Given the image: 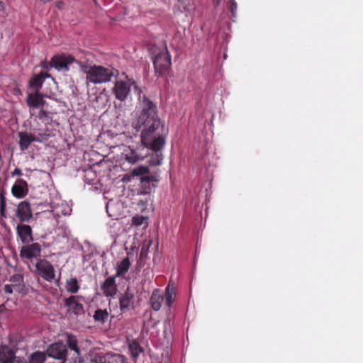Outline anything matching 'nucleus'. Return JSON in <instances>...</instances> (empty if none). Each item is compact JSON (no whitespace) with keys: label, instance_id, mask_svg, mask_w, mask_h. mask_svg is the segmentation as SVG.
Wrapping results in <instances>:
<instances>
[{"label":"nucleus","instance_id":"30","mask_svg":"<svg viewBox=\"0 0 363 363\" xmlns=\"http://www.w3.org/2000/svg\"><path fill=\"white\" fill-rule=\"evenodd\" d=\"M108 363H125L126 358L122 354H106Z\"/></svg>","mask_w":363,"mask_h":363},{"label":"nucleus","instance_id":"6","mask_svg":"<svg viewBox=\"0 0 363 363\" xmlns=\"http://www.w3.org/2000/svg\"><path fill=\"white\" fill-rule=\"evenodd\" d=\"M35 268L38 274L45 280L52 281L55 279L54 267L45 259H39Z\"/></svg>","mask_w":363,"mask_h":363},{"label":"nucleus","instance_id":"5","mask_svg":"<svg viewBox=\"0 0 363 363\" xmlns=\"http://www.w3.org/2000/svg\"><path fill=\"white\" fill-rule=\"evenodd\" d=\"M48 357L65 363L67 355V345L62 342H56L50 345L46 350Z\"/></svg>","mask_w":363,"mask_h":363},{"label":"nucleus","instance_id":"40","mask_svg":"<svg viewBox=\"0 0 363 363\" xmlns=\"http://www.w3.org/2000/svg\"><path fill=\"white\" fill-rule=\"evenodd\" d=\"M92 176L95 177V174L92 170L89 169L85 171V178L86 179H88L89 177H91Z\"/></svg>","mask_w":363,"mask_h":363},{"label":"nucleus","instance_id":"35","mask_svg":"<svg viewBox=\"0 0 363 363\" xmlns=\"http://www.w3.org/2000/svg\"><path fill=\"white\" fill-rule=\"evenodd\" d=\"M93 362L94 363H108L106 354L96 356Z\"/></svg>","mask_w":363,"mask_h":363},{"label":"nucleus","instance_id":"4","mask_svg":"<svg viewBox=\"0 0 363 363\" xmlns=\"http://www.w3.org/2000/svg\"><path fill=\"white\" fill-rule=\"evenodd\" d=\"M131 86L138 90V86L133 79H128L127 82L118 80L115 82L113 92L117 99L123 101L126 99Z\"/></svg>","mask_w":363,"mask_h":363},{"label":"nucleus","instance_id":"34","mask_svg":"<svg viewBox=\"0 0 363 363\" xmlns=\"http://www.w3.org/2000/svg\"><path fill=\"white\" fill-rule=\"evenodd\" d=\"M39 111L38 113L35 114V116L40 120H43L45 118H48V113L45 110H44V107L39 108Z\"/></svg>","mask_w":363,"mask_h":363},{"label":"nucleus","instance_id":"15","mask_svg":"<svg viewBox=\"0 0 363 363\" xmlns=\"http://www.w3.org/2000/svg\"><path fill=\"white\" fill-rule=\"evenodd\" d=\"M46 101L43 99V94L40 91H35L33 94H28L26 99V104L30 108H39L44 107Z\"/></svg>","mask_w":363,"mask_h":363},{"label":"nucleus","instance_id":"10","mask_svg":"<svg viewBox=\"0 0 363 363\" xmlns=\"http://www.w3.org/2000/svg\"><path fill=\"white\" fill-rule=\"evenodd\" d=\"M16 216L22 223L28 222L33 216L30 203L27 201L20 202L16 208Z\"/></svg>","mask_w":363,"mask_h":363},{"label":"nucleus","instance_id":"46","mask_svg":"<svg viewBox=\"0 0 363 363\" xmlns=\"http://www.w3.org/2000/svg\"><path fill=\"white\" fill-rule=\"evenodd\" d=\"M140 93H141V91H140V90H139L138 94L139 95H140Z\"/></svg>","mask_w":363,"mask_h":363},{"label":"nucleus","instance_id":"14","mask_svg":"<svg viewBox=\"0 0 363 363\" xmlns=\"http://www.w3.org/2000/svg\"><path fill=\"white\" fill-rule=\"evenodd\" d=\"M120 309L123 313H125L134 306V294L130 291L129 288L121 294L119 298Z\"/></svg>","mask_w":363,"mask_h":363},{"label":"nucleus","instance_id":"44","mask_svg":"<svg viewBox=\"0 0 363 363\" xmlns=\"http://www.w3.org/2000/svg\"><path fill=\"white\" fill-rule=\"evenodd\" d=\"M6 311V307L4 304L0 305V314Z\"/></svg>","mask_w":363,"mask_h":363},{"label":"nucleus","instance_id":"27","mask_svg":"<svg viewBox=\"0 0 363 363\" xmlns=\"http://www.w3.org/2000/svg\"><path fill=\"white\" fill-rule=\"evenodd\" d=\"M175 292L174 289H170L169 285L166 288L164 299L165 305L169 308L174 301Z\"/></svg>","mask_w":363,"mask_h":363},{"label":"nucleus","instance_id":"28","mask_svg":"<svg viewBox=\"0 0 363 363\" xmlns=\"http://www.w3.org/2000/svg\"><path fill=\"white\" fill-rule=\"evenodd\" d=\"M46 359L45 354L43 352L37 351L31 354L29 358L30 363H44Z\"/></svg>","mask_w":363,"mask_h":363},{"label":"nucleus","instance_id":"32","mask_svg":"<svg viewBox=\"0 0 363 363\" xmlns=\"http://www.w3.org/2000/svg\"><path fill=\"white\" fill-rule=\"evenodd\" d=\"M9 281L13 283L14 286L20 285L23 281V277L20 274H16L10 277Z\"/></svg>","mask_w":363,"mask_h":363},{"label":"nucleus","instance_id":"23","mask_svg":"<svg viewBox=\"0 0 363 363\" xmlns=\"http://www.w3.org/2000/svg\"><path fill=\"white\" fill-rule=\"evenodd\" d=\"M66 343L68 347L76 352V354L79 356L80 355V350L78 346V340L77 337L71 333L66 334Z\"/></svg>","mask_w":363,"mask_h":363},{"label":"nucleus","instance_id":"31","mask_svg":"<svg viewBox=\"0 0 363 363\" xmlns=\"http://www.w3.org/2000/svg\"><path fill=\"white\" fill-rule=\"evenodd\" d=\"M216 4H219L220 0H216ZM224 1L226 4L227 8L230 10L231 13V18H235L236 16V11L238 9L237 3L235 0H224Z\"/></svg>","mask_w":363,"mask_h":363},{"label":"nucleus","instance_id":"16","mask_svg":"<svg viewBox=\"0 0 363 363\" xmlns=\"http://www.w3.org/2000/svg\"><path fill=\"white\" fill-rule=\"evenodd\" d=\"M13 196L18 199L24 198L28 193V183L23 179H19L11 188Z\"/></svg>","mask_w":363,"mask_h":363},{"label":"nucleus","instance_id":"29","mask_svg":"<svg viewBox=\"0 0 363 363\" xmlns=\"http://www.w3.org/2000/svg\"><path fill=\"white\" fill-rule=\"evenodd\" d=\"M140 194L143 196V198H140L138 200L137 204L142 211H144L147 208L149 201H151V196L150 194H145L140 192Z\"/></svg>","mask_w":363,"mask_h":363},{"label":"nucleus","instance_id":"45","mask_svg":"<svg viewBox=\"0 0 363 363\" xmlns=\"http://www.w3.org/2000/svg\"><path fill=\"white\" fill-rule=\"evenodd\" d=\"M19 363H30V362H28L27 360L24 357H22V362L20 361Z\"/></svg>","mask_w":363,"mask_h":363},{"label":"nucleus","instance_id":"22","mask_svg":"<svg viewBox=\"0 0 363 363\" xmlns=\"http://www.w3.org/2000/svg\"><path fill=\"white\" fill-rule=\"evenodd\" d=\"M130 267V262L128 257L123 258L116 265V277H123L126 274Z\"/></svg>","mask_w":363,"mask_h":363},{"label":"nucleus","instance_id":"17","mask_svg":"<svg viewBox=\"0 0 363 363\" xmlns=\"http://www.w3.org/2000/svg\"><path fill=\"white\" fill-rule=\"evenodd\" d=\"M50 77V74L43 71L33 75L29 80V88L34 89L35 91H40L45 80Z\"/></svg>","mask_w":363,"mask_h":363},{"label":"nucleus","instance_id":"12","mask_svg":"<svg viewBox=\"0 0 363 363\" xmlns=\"http://www.w3.org/2000/svg\"><path fill=\"white\" fill-rule=\"evenodd\" d=\"M79 296H71L65 300V306L68 308V311L78 315L84 313V306L79 303Z\"/></svg>","mask_w":363,"mask_h":363},{"label":"nucleus","instance_id":"20","mask_svg":"<svg viewBox=\"0 0 363 363\" xmlns=\"http://www.w3.org/2000/svg\"><path fill=\"white\" fill-rule=\"evenodd\" d=\"M18 137L19 147L22 151L27 150L31 143L39 140L35 136L27 132H19Z\"/></svg>","mask_w":363,"mask_h":363},{"label":"nucleus","instance_id":"36","mask_svg":"<svg viewBox=\"0 0 363 363\" xmlns=\"http://www.w3.org/2000/svg\"><path fill=\"white\" fill-rule=\"evenodd\" d=\"M4 194V191L1 190L0 192V206H6V201Z\"/></svg>","mask_w":363,"mask_h":363},{"label":"nucleus","instance_id":"18","mask_svg":"<svg viewBox=\"0 0 363 363\" xmlns=\"http://www.w3.org/2000/svg\"><path fill=\"white\" fill-rule=\"evenodd\" d=\"M116 276L109 277L105 279L101 285V289L106 296L113 297L117 292Z\"/></svg>","mask_w":363,"mask_h":363},{"label":"nucleus","instance_id":"42","mask_svg":"<svg viewBox=\"0 0 363 363\" xmlns=\"http://www.w3.org/2000/svg\"><path fill=\"white\" fill-rule=\"evenodd\" d=\"M82 358H81L79 356H78V357H75V358L73 359V361H72V362H69V363H82Z\"/></svg>","mask_w":363,"mask_h":363},{"label":"nucleus","instance_id":"47","mask_svg":"<svg viewBox=\"0 0 363 363\" xmlns=\"http://www.w3.org/2000/svg\"><path fill=\"white\" fill-rule=\"evenodd\" d=\"M125 363H127L126 362Z\"/></svg>","mask_w":363,"mask_h":363},{"label":"nucleus","instance_id":"19","mask_svg":"<svg viewBox=\"0 0 363 363\" xmlns=\"http://www.w3.org/2000/svg\"><path fill=\"white\" fill-rule=\"evenodd\" d=\"M141 190L140 193L150 194L152 188L155 187V184L158 182L155 176L147 175L140 177Z\"/></svg>","mask_w":363,"mask_h":363},{"label":"nucleus","instance_id":"24","mask_svg":"<svg viewBox=\"0 0 363 363\" xmlns=\"http://www.w3.org/2000/svg\"><path fill=\"white\" fill-rule=\"evenodd\" d=\"M108 315L109 313L106 309H97L95 311L93 318L96 322L104 323L108 320Z\"/></svg>","mask_w":363,"mask_h":363},{"label":"nucleus","instance_id":"37","mask_svg":"<svg viewBox=\"0 0 363 363\" xmlns=\"http://www.w3.org/2000/svg\"><path fill=\"white\" fill-rule=\"evenodd\" d=\"M40 66L43 69L49 70V69L50 67H53V66L52 65V59L50 60V61L49 62H45V61L42 62L40 64Z\"/></svg>","mask_w":363,"mask_h":363},{"label":"nucleus","instance_id":"13","mask_svg":"<svg viewBox=\"0 0 363 363\" xmlns=\"http://www.w3.org/2000/svg\"><path fill=\"white\" fill-rule=\"evenodd\" d=\"M16 233L23 244H28L33 241V230L28 225L18 224L16 226Z\"/></svg>","mask_w":363,"mask_h":363},{"label":"nucleus","instance_id":"2","mask_svg":"<svg viewBox=\"0 0 363 363\" xmlns=\"http://www.w3.org/2000/svg\"><path fill=\"white\" fill-rule=\"evenodd\" d=\"M81 71L86 74V82L97 84L111 81L113 76V70L101 65H91L87 62H77Z\"/></svg>","mask_w":363,"mask_h":363},{"label":"nucleus","instance_id":"25","mask_svg":"<svg viewBox=\"0 0 363 363\" xmlns=\"http://www.w3.org/2000/svg\"><path fill=\"white\" fill-rule=\"evenodd\" d=\"M129 350L130 351L131 356L134 359H136L143 352V349L139 342L135 340L129 342Z\"/></svg>","mask_w":363,"mask_h":363},{"label":"nucleus","instance_id":"39","mask_svg":"<svg viewBox=\"0 0 363 363\" xmlns=\"http://www.w3.org/2000/svg\"><path fill=\"white\" fill-rule=\"evenodd\" d=\"M6 206H0V216L2 218H6L7 217L6 212Z\"/></svg>","mask_w":363,"mask_h":363},{"label":"nucleus","instance_id":"43","mask_svg":"<svg viewBox=\"0 0 363 363\" xmlns=\"http://www.w3.org/2000/svg\"><path fill=\"white\" fill-rule=\"evenodd\" d=\"M139 218H136V217H134L133 218V222L134 224L137 225H139L141 224V222L140 220H138Z\"/></svg>","mask_w":363,"mask_h":363},{"label":"nucleus","instance_id":"9","mask_svg":"<svg viewBox=\"0 0 363 363\" xmlns=\"http://www.w3.org/2000/svg\"><path fill=\"white\" fill-rule=\"evenodd\" d=\"M41 246L38 242L24 244L20 250V257L30 259L40 256Z\"/></svg>","mask_w":363,"mask_h":363},{"label":"nucleus","instance_id":"38","mask_svg":"<svg viewBox=\"0 0 363 363\" xmlns=\"http://www.w3.org/2000/svg\"><path fill=\"white\" fill-rule=\"evenodd\" d=\"M13 286H14V285H9V284L5 285L4 289L5 293L11 294L13 293Z\"/></svg>","mask_w":363,"mask_h":363},{"label":"nucleus","instance_id":"33","mask_svg":"<svg viewBox=\"0 0 363 363\" xmlns=\"http://www.w3.org/2000/svg\"><path fill=\"white\" fill-rule=\"evenodd\" d=\"M148 172V168L146 167H139L133 170V175L134 176H145V174Z\"/></svg>","mask_w":363,"mask_h":363},{"label":"nucleus","instance_id":"11","mask_svg":"<svg viewBox=\"0 0 363 363\" xmlns=\"http://www.w3.org/2000/svg\"><path fill=\"white\" fill-rule=\"evenodd\" d=\"M143 148L132 149L130 147H125L122 152V158L130 164H135L139 160H143L144 154L140 151Z\"/></svg>","mask_w":363,"mask_h":363},{"label":"nucleus","instance_id":"8","mask_svg":"<svg viewBox=\"0 0 363 363\" xmlns=\"http://www.w3.org/2000/svg\"><path fill=\"white\" fill-rule=\"evenodd\" d=\"M23 357L16 355V351L11 347L0 345V363H19Z\"/></svg>","mask_w":363,"mask_h":363},{"label":"nucleus","instance_id":"26","mask_svg":"<svg viewBox=\"0 0 363 363\" xmlns=\"http://www.w3.org/2000/svg\"><path fill=\"white\" fill-rule=\"evenodd\" d=\"M66 290L72 294H76L79 289V286L77 278L72 277L67 280L65 285Z\"/></svg>","mask_w":363,"mask_h":363},{"label":"nucleus","instance_id":"1","mask_svg":"<svg viewBox=\"0 0 363 363\" xmlns=\"http://www.w3.org/2000/svg\"><path fill=\"white\" fill-rule=\"evenodd\" d=\"M141 106L142 111L133 125L137 131L141 130L142 145L154 152L149 164L157 166L161 164L164 157L161 150L166 143L168 131L158 116L157 107L155 103L144 95Z\"/></svg>","mask_w":363,"mask_h":363},{"label":"nucleus","instance_id":"7","mask_svg":"<svg viewBox=\"0 0 363 363\" xmlns=\"http://www.w3.org/2000/svg\"><path fill=\"white\" fill-rule=\"evenodd\" d=\"M74 62L77 63L79 61L72 55L66 54L55 55L52 57V65L58 71L67 72L69 69V65Z\"/></svg>","mask_w":363,"mask_h":363},{"label":"nucleus","instance_id":"3","mask_svg":"<svg viewBox=\"0 0 363 363\" xmlns=\"http://www.w3.org/2000/svg\"><path fill=\"white\" fill-rule=\"evenodd\" d=\"M153 65L157 76H163L167 72L172 65V60L167 46L155 55Z\"/></svg>","mask_w":363,"mask_h":363},{"label":"nucleus","instance_id":"21","mask_svg":"<svg viewBox=\"0 0 363 363\" xmlns=\"http://www.w3.org/2000/svg\"><path fill=\"white\" fill-rule=\"evenodd\" d=\"M164 301V296L160 289L153 290L150 298V304L152 310L158 311L161 308L162 303Z\"/></svg>","mask_w":363,"mask_h":363},{"label":"nucleus","instance_id":"41","mask_svg":"<svg viewBox=\"0 0 363 363\" xmlns=\"http://www.w3.org/2000/svg\"><path fill=\"white\" fill-rule=\"evenodd\" d=\"M22 174H23L22 171L18 168H16L13 170V172H12L13 176H15V175L21 176Z\"/></svg>","mask_w":363,"mask_h":363}]
</instances>
